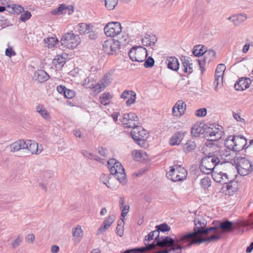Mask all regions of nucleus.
<instances>
[{"label":"nucleus","instance_id":"nucleus-1","mask_svg":"<svg viewBox=\"0 0 253 253\" xmlns=\"http://www.w3.org/2000/svg\"><path fill=\"white\" fill-rule=\"evenodd\" d=\"M194 232L176 236V241L179 242L182 248L190 247L195 244L206 242H215L220 239L218 228L211 227L205 228L207 222L205 219L197 217L194 220Z\"/></svg>","mask_w":253,"mask_h":253},{"label":"nucleus","instance_id":"nucleus-2","mask_svg":"<svg viewBox=\"0 0 253 253\" xmlns=\"http://www.w3.org/2000/svg\"><path fill=\"white\" fill-rule=\"evenodd\" d=\"M219 162V159L215 155L205 157L202 159L200 170L206 174L211 173L213 180L216 182H225L227 179V173L216 168Z\"/></svg>","mask_w":253,"mask_h":253},{"label":"nucleus","instance_id":"nucleus-3","mask_svg":"<svg viewBox=\"0 0 253 253\" xmlns=\"http://www.w3.org/2000/svg\"><path fill=\"white\" fill-rule=\"evenodd\" d=\"M107 166L112 175L122 184H126L125 169L120 162L114 158L110 159L107 161Z\"/></svg>","mask_w":253,"mask_h":253},{"label":"nucleus","instance_id":"nucleus-4","mask_svg":"<svg viewBox=\"0 0 253 253\" xmlns=\"http://www.w3.org/2000/svg\"><path fill=\"white\" fill-rule=\"evenodd\" d=\"M130 136L134 142L140 147L143 148L148 147L147 140L149 137V134L141 126L133 128L130 132Z\"/></svg>","mask_w":253,"mask_h":253},{"label":"nucleus","instance_id":"nucleus-5","mask_svg":"<svg viewBox=\"0 0 253 253\" xmlns=\"http://www.w3.org/2000/svg\"><path fill=\"white\" fill-rule=\"evenodd\" d=\"M126 45V39L123 36L122 38L118 40L109 39L105 41L102 44V48L105 53L111 55L113 54L122 46H125Z\"/></svg>","mask_w":253,"mask_h":253},{"label":"nucleus","instance_id":"nucleus-6","mask_svg":"<svg viewBox=\"0 0 253 253\" xmlns=\"http://www.w3.org/2000/svg\"><path fill=\"white\" fill-rule=\"evenodd\" d=\"M187 176V170L180 165H175L170 167V170L167 173V177L173 182L182 181Z\"/></svg>","mask_w":253,"mask_h":253},{"label":"nucleus","instance_id":"nucleus-7","mask_svg":"<svg viewBox=\"0 0 253 253\" xmlns=\"http://www.w3.org/2000/svg\"><path fill=\"white\" fill-rule=\"evenodd\" d=\"M148 55L147 50L141 45L134 46L128 52V56L132 61L142 62Z\"/></svg>","mask_w":253,"mask_h":253},{"label":"nucleus","instance_id":"nucleus-8","mask_svg":"<svg viewBox=\"0 0 253 253\" xmlns=\"http://www.w3.org/2000/svg\"><path fill=\"white\" fill-rule=\"evenodd\" d=\"M60 42L64 47L72 49L76 48L80 43V39L78 35L73 32H68L62 37Z\"/></svg>","mask_w":253,"mask_h":253},{"label":"nucleus","instance_id":"nucleus-9","mask_svg":"<svg viewBox=\"0 0 253 253\" xmlns=\"http://www.w3.org/2000/svg\"><path fill=\"white\" fill-rule=\"evenodd\" d=\"M223 131L221 126L211 125L206 128L205 136L211 141H216L221 138Z\"/></svg>","mask_w":253,"mask_h":253},{"label":"nucleus","instance_id":"nucleus-10","mask_svg":"<svg viewBox=\"0 0 253 253\" xmlns=\"http://www.w3.org/2000/svg\"><path fill=\"white\" fill-rule=\"evenodd\" d=\"M120 208L122 210L121 218L118 221L116 232L119 236L122 237L124 234V227L125 225L124 219L126 215V205H125L124 197L120 198Z\"/></svg>","mask_w":253,"mask_h":253},{"label":"nucleus","instance_id":"nucleus-11","mask_svg":"<svg viewBox=\"0 0 253 253\" xmlns=\"http://www.w3.org/2000/svg\"><path fill=\"white\" fill-rule=\"evenodd\" d=\"M236 169L238 173L243 176L247 175L253 171V166L250 161L243 157L239 160Z\"/></svg>","mask_w":253,"mask_h":253},{"label":"nucleus","instance_id":"nucleus-12","mask_svg":"<svg viewBox=\"0 0 253 253\" xmlns=\"http://www.w3.org/2000/svg\"><path fill=\"white\" fill-rule=\"evenodd\" d=\"M122 30L121 25L118 22H109L104 28L105 35L110 37H114L118 35Z\"/></svg>","mask_w":253,"mask_h":253},{"label":"nucleus","instance_id":"nucleus-13","mask_svg":"<svg viewBox=\"0 0 253 253\" xmlns=\"http://www.w3.org/2000/svg\"><path fill=\"white\" fill-rule=\"evenodd\" d=\"M229 181L228 176L227 175V180L225 182H220L223 183L224 185L222 187V191L225 195H233L237 191L239 188V184L237 181L234 180Z\"/></svg>","mask_w":253,"mask_h":253},{"label":"nucleus","instance_id":"nucleus-14","mask_svg":"<svg viewBox=\"0 0 253 253\" xmlns=\"http://www.w3.org/2000/svg\"><path fill=\"white\" fill-rule=\"evenodd\" d=\"M238 224L237 223L230 221L228 220L220 222L217 226L214 227L218 228V233L220 234V238H221V234L223 233H229L232 232L234 229L238 227Z\"/></svg>","mask_w":253,"mask_h":253},{"label":"nucleus","instance_id":"nucleus-15","mask_svg":"<svg viewBox=\"0 0 253 253\" xmlns=\"http://www.w3.org/2000/svg\"><path fill=\"white\" fill-rule=\"evenodd\" d=\"M215 51L212 49H209L207 50L205 52V54H204V58L202 61L198 59L199 65L202 74H203L205 70V64L207 63H209L212 61L215 58Z\"/></svg>","mask_w":253,"mask_h":253},{"label":"nucleus","instance_id":"nucleus-16","mask_svg":"<svg viewBox=\"0 0 253 253\" xmlns=\"http://www.w3.org/2000/svg\"><path fill=\"white\" fill-rule=\"evenodd\" d=\"M26 146L25 147L26 151L32 154H39L42 150L43 147L42 145H39V144L35 141L33 140H25Z\"/></svg>","mask_w":253,"mask_h":253},{"label":"nucleus","instance_id":"nucleus-17","mask_svg":"<svg viewBox=\"0 0 253 253\" xmlns=\"http://www.w3.org/2000/svg\"><path fill=\"white\" fill-rule=\"evenodd\" d=\"M112 78L110 74H106L100 82L94 86L89 87L94 89V91L98 93L102 91L111 83Z\"/></svg>","mask_w":253,"mask_h":253},{"label":"nucleus","instance_id":"nucleus-18","mask_svg":"<svg viewBox=\"0 0 253 253\" xmlns=\"http://www.w3.org/2000/svg\"><path fill=\"white\" fill-rule=\"evenodd\" d=\"M186 109V105L182 100H178L175 104L172 109V114L176 117H181L184 113Z\"/></svg>","mask_w":253,"mask_h":253},{"label":"nucleus","instance_id":"nucleus-19","mask_svg":"<svg viewBox=\"0 0 253 253\" xmlns=\"http://www.w3.org/2000/svg\"><path fill=\"white\" fill-rule=\"evenodd\" d=\"M235 151H240L248 148L247 139L243 135H234Z\"/></svg>","mask_w":253,"mask_h":253},{"label":"nucleus","instance_id":"nucleus-20","mask_svg":"<svg viewBox=\"0 0 253 253\" xmlns=\"http://www.w3.org/2000/svg\"><path fill=\"white\" fill-rule=\"evenodd\" d=\"M225 69L226 67L223 64H219L216 67L215 73L214 81L215 83H216L215 87V90H217V86L220 84V83H222L223 75Z\"/></svg>","mask_w":253,"mask_h":253},{"label":"nucleus","instance_id":"nucleus-21","mask_svg":"<svg viewBox=\"0 0 253 253\" xmlns=\"http://www.w3.org/2000/svg\"><path fill=\"white\" fill-rule=\"evenodd\" d=\"M73 12V6L61 4L58 7V8L52 10L51 11V14L53 15H59L68 13L69 15H71Z\"/></svg>","mask_w":253,"mask_h":253},{"label":"nucleus","instance_id":"nucleus-22","mask_svg":"<svg viewBox=\"0 0 253 253\" xmlns=\"http://www.w3.org/2000/svg\"><path fill=\"white\" fill-rule=\"evenodd\" d=\"M115 219V216L113 214L110 215L107 218H106L104 220L100 227L98 228L97 232V235H101L103 232L106 231L114 222Z\"/></svg>","mask_w":253,"mask_h":253},{"label":"nucleus","instance_id":"nucleus-23","mask_svg":"<svg viewBox=\"0 0 253 253\" xmlns=\"http://www.w3.org/2000/svg\"><path fill=\"white\" fill-rule=\"evenodd\" d=\"M251 84V80L248 78H241L234 85L236 90L241 91L248 88Z\"/></svg>","mask_w":253,"mask_h":253},{"label":"nucleus","instance_id":"nucleus-24","mask_svg":"<svg viewBox=\"0 0 253 253\" xmlns=\"http://www.w3.org/2000/svg\"><path fill=\"white\" fill-rule=\"evenodd\" d=\"M182 62V70L184 73L191 74L193 72V66L190 57L184 56L181 58Z\"/></svg>","mask_w":253,"mask_h":253},{"label":"nucleus","instance_id":"nucleus-25","mask_svg":"<svg viewBox=\"0 0 253 253\" xmlns=\"http://www.w3.org/2000/svg\"><path fill=\"white\" fill-rule=\"evenodd\" d=\"M139 121L137 116L133 113H127V128H134L139 126Z\"/></svg>","mask_w":253,"mask_h":253},{"label":"nucleus","instance_id":"nucleus-26","mask_svg":"<svg viewBox=\"0 0 253 253\" xmlns=\"http://www.w3.org/2000/svg\"><path fill=\"white\" fill-rule=\"evenodd\" d=\"M166 63L167 64L168 68L171 70L177 71L179 68V63L177 59L175 57H167Z\"/></svg>","mask_w":253,"mask_h":253},{"label":"nucleus","instance_id":"nucleus-27","mask_svg":"<svg viewBox=\"0 0 253 253\" xmlns=\"http://www.w3.org/2000/svg\"><path fill=\"white\" fill-rule=\"evenodd\" d=\"M26 146L24 140H19L9 145L10 151L15 152L20 150H25Z\"/></svg>","mask_w":253,"mask_h":253},{"label":"nucleus","instance_id":"nucleus-28","mask_svg":"<svg viewBox=\"0 0 253 253\" xmlns=\"http://www.w3.org/2000/svg\"><path fill=\"white\" fill-rule=\"evenodd\" d=\"M133 159L136 161H142L147 159V153L142 150H134L131 153Z\"/></svg>","mask_w":253,"mask_h":253},{"label":"nucleus","instance_id":"nucleus-29","mask_svg":"<svg viewBox=\"0 0 253 253\" xmlns=\"http://www.w3.org/2000/svg\"><path fill=\"white\" fill-rule=\"evenodd\" d=\"M204 125L203 124H195L191 128L192 135L194 137H197L200 134L205 132L206 129H204Z\"/></svg>","mask_w":253,"mask_h":253},{"label":"nucleus","instance_id":"nucleus-30","mask_svg":"<svg viewBox=\"0 0 253 253\" xmlns=\"http://www.w3.org/2000/svg\"><path fill=\"white\" fill-rule=\"evenodd\" d=\"M138 34V26L137 25L133 22H131L127 26V38H130V41H132V38L135 35Z\"/></svg>","mask_w":253,"mask_h":253},{"label":"nucleus","instance_id":"nucleus-31","mask_svg":"<svg viewBox=\"0 0 253 253\" xmlns=\"http://www.w3.org/2000/svg\"><path fill=\"white\" fill-rule=\"evenodd\" d=\"M157 41V39L153 35L146 34L141 40L142 43L144 46H153Z\"/></svg>","mask_w":253,"mask_h":253},{"label":"nucleus","instance_id":"nucleus-32","mask_svg":"<svg viewBox=\"0 0 253 253\" xmlns=\"http://www.w3.org/2000/svg\"><path fill=\"white\" fill-rule=\"evenodd\" d=\"M34 78L39 82L42 83L46 81L49 77L46 72L42 70H39L35 72Z\"/></svg>","mask_w":253,"mask_h":253},{"label":"nucleus","instance_id":"nucleus-33","mask_svg":"<svg viewBox=\"0 0 253 253\" xmlns=\"http://www.w3.org/2000/svg\"><path fill=\"white\" fill-rule=\"evenodd\" d=\"M72 233L74 240L77 243L81 240L84 234L80 225H78L76 227L73 228Z\"/></svg>","mask_w":253,"mask_h":253},{"label":"nucleus","instance_id":"nucleus-34","mask_svg":"<svg viewBox=\"0 0 253 253\" xmlns=\"http://www.w3.org/2000/svg\"><path fill=\"white\" fill-rule=\"evenodd\" d=\"M66 62V58L63 55H57L53 59L52 63L56 68H61Z\"/></svg>","mask_w":253,"mask_h":253},{"label":"nucleus","instance_id":"nucleus-35","mask_svg":"<svg viewBox=\"0 0 253 253\" xmlns=\"http://www.w3.org/2000/svg\"><path fill=\"white\" fill-rule=\"evenodd\" d=\"M6 6L7 7V11L10 13L18 14L24 11L23 7L20 5L12 3L11 5H6Z\"/></svg>","mask_w":253,"mask_h":253},{"label":"nucleus","instance_id":"nucleus-36","mask_svg":"<svg viewBox=\"0 0 253 253\" xmlns=\"http://www.w3.org/2000/svg\"><path fill=\"white\" fill-rule=\"evenodd\" d=\"M93 26L90 24L81 23L78 25V30L81 34H86Z\"/></svg>","mask_w":253,"mask_h":253},{"label":"nucleus","instance_id":"nucleus-37","mask_svg":"<svg viewBox=\"0 0 253 253\" xmlns=\"http://www.w3.org/2000/svg\"><path fill=\"white\" fill-rule=\"evenodd\" d=\"M36 110L44 119L46 120L50 119L49 114L43 105H38L36 107Z\"/></svg>","mask_w":253,"mask_h":253},{"label":"nucleus","instance_id":"nucleus-38","mask_svg":"<svg viewBox=\"0 0 253 253\" xmlns=\"http://www.w3.org/2000/svg\"><path fill=\"white\" fill-rule=\"evenodd\" d=\"M112 98V96L109 92L103 93L100 97V102L103 105H107L110 102V100Z\"/></svg>","mask_w":253,"mask_h":253},{"label":"nucleus","instance_id":"nucleus-39","mask_svg":"<svg viewBox=\"0 0 253 253\" xmlns=\"http://www.w3.org/2000/svg\"><path fill=\"white\" fill-rule=\"evenodd\" d=\"M206 52L204 46L200 44L195 46L193 50V54L197 57L205 54Z\"/></svg>","mask_w":253,"mask_h":253},{"label":"nucleus","instance_id":"nucleus-40","mask_svg":"<svg viewBox=\"0 0 253 253\" xmlns=\"http://www.w3.org/2000/svg\"><path fill=\"white\" fill-rule=\"evenodd\" d=\"M225 146L229 150L235 151L234 135H230L225 139Z\"/></svg>","mask_w":253,"mask_h":253},{"label":"nucleus","instance_id":"nucleus-41","mask_svg":"<svg viewBox=\"0 0 253 253\" xmlns=\"http://www.w3.org/2000/svg\"><path fill=\"white\" fill-rule=\"evenodd\" d=\"M196 147V145L195 142L191 140H188L184 145L183 150L186 153H189L194 151Z\"/></svg>","mask_w":253,"mask_h":253},{"label":"nucleus","instance_id":"nucleus-42","mask_svg":"<svg viewBox=\"0 0 253 253\" xmlns=\"http://www.w3.org/2000/svg\"><path fill=\"white\" fill-rule=\"evenodd\" d=\"M136 94L132 90H127V106H130L136 102Z\"/></svg>","mask_w":253,"mask_h":253},{"label":"nucleus","instance_id":"nucleus-43","mask_svg":"<svg viewBox=\"0 0 253 253\" xmlns=\"http://www.w3.org/2000/svg\"><path fill=\"white\" fill-rule=\"evenodd\" d=\"M182 139V135L179 132L175 133L171 137L170 140V144L171 145L179 144Z\"/></svg>","mask_w":253,"mask_h":253},{"label":"nucleus","instance_id":"nucleus-44","mask_svg":"<svg viewBox=\"0 0 253 253\" xmlns=\"http://www.w3.org/2000/svg\"><path fill=\"white\" fill-rule=\"evenodd\" d=\"M200 184L204 189H207L211 185V179L208 176H205L201 180Z\"/></svg>","mask_w":253,"mask_h":253},{"label":"nucleus","instance_id":"nucleus-45","mask_svg":"<svg viewBox=\"0 0 253 253\" xmlns=\"http://www.w3.org/2000/svg\"><path fill=\"white\" fill-rule=\"evenodd\" d=\"M104 1L105 6L109 10L114 9L118 3V0H105Z\"/></svg>","mask_w":253,"mask_h":253},{"label":"nucleus","instance_id":"nucleus-46","mask_svg":"<svg viewBox=\"0 0 253 253\" xmlns=\"http://www.w3.org/2000/svg\"><path fill=\"white\" fill-rule=\"evenodd\" d=\"M45 42L47 44L48 48H52L54 46L56 43V40L53 37L48 38L44 40Z\"/></svg>","mask_w":253,"mask_h":253},{"label":"nucleus","instance_id":"nucleus-47","mask_svg":"<svg viewBox=\"0 0 253 253\" xmlns=\"http://www.w3.org/2000/svg\"><path fill=\"white\" fill-rule=\"evenodd\" d=\"M157 229L156 230H158L159 232L162 231V232H166V231H169L170 230V228L169 226H168V224L166 223H163L159 225H157L156 227Z\"/></svg>","mask_w":253,"mask_h":253},{"label":"nucleus","instance_id":"nucleus-48","mask_svg":"<svg viewBox=\"0 0 253 253\" xmlns=\"http://www.w3.org/2000/svg\"><path fill=\"white\" fill-rule=\"evenodd\" d=\"M154 59L152 57H149L145 61L144 66L146 68H151L154 66Z\"/></svg>","mask_w":253,"mask_h":253},{"label":"nucleus","instance_id":"nucleus-49","mask_svg":"<svg viewBox=\"0 0 253 253\" xmlns=\"http://www.w3.org/2000/svg\"><path fill=\"white\" fill-rule=\"evenodd\" d=\"M86 34L88 35V38L91 40H95L98 37L97 33L93 30V28H91L90 30H89Z\"/></svg>","mask_w":253,"mask_h":253},{"label":"nucleus","instance_id":"nucleus-50","mask_svg":"<svg viewBox=\"0 0 253 253\" xmlns=\"http://www.w3.org/2000/svg\"><path fill=\"white\" fill-rule=\"evenodd\" d=\"M195 115L197 117H205L207 114V110L205 108H201L196 111Z\"/></svg>","mask_w":253,"mask_h":253},{"label":"nucleus","instance_id":"nucleus-51","mask_svg":"<svg viewBox=\"0 0 253 253\" xmlns=\"http://www.w3.org/2000/svg\"><path fill=\"white\" fill-rule=\"evenodd\" d=\"M31 17V13L28 11H26L21 15L20 20L23 22H25L26 21L30 19Z\"/></svg>","mask_w":253,"mask_h":253},{"label":"nucleus","instance_id":"nucleus-52","mask_svg":"<svg viewBox=\"0 0 253 253\" xmlns=\"http://www.w3.org/2000/svg\"><path fill=\"white\" fill-rule=\"evenodd\" d=\"M64 95L67 98L71 99L75 96V92L73 90L66 88Z\"/></svg>","mask_w":253,"mask_h":253},{"label":"nucleus","instance_id":"nucleus-53","mask_svg":"<svg viewBox=\"0 0 253 253\" xmlns=\"http://www.w3.org/2000/svg\"><path fill=\"white\" fill-rule=\"evenodd\" d=\"M81 153L84 157L88 158L89 159L93 160V159L97 158L92 153H89L86 150H83L82 151Z\"/></svg>","mask_w":253,"mask_h":253},{"label":"nucleus","instance_id":"nucleus-54","mask_svg":"<svg viewBox=\"0 0 253 253\" xmlns=\"http://www.w3.org/2000/svg\"><path fill=\"white\" fill-rule=\"evenodd\" d=\"M5 55L9 57L14 56L16 54L15 52L13 50L12 47H9L5 49Z\"/></svg>","mask_w":253,"mask_h":253},{"label":"nucleus","instance_id":"nucleus-55","mask_svg":"<svg viewBox=\"0 0 253 253\" xmlns=\"http://www.w3.org/2000/svg\"><path fill=\"white\" fill-rule=\"evenodd\" d=\"M240 23L243 22L247 19V15L244 13H240L236 15Z\"/></svg>","mask_w":253,"mask_h":253},{"label":"nucleus","instance_id":"nucleus-56","mask_svg":"<svg viewBox=\"0 0 253 253\" xmlns=\"http://www.w3.org/2000/svg\"><path fill=\"white\" fill-rule=\"evenodd\" d=\"M66 88L64 86L59 85L57 87L56 90L58 93L64 95Z\"/></svg>","mask_w":253,"mask_h":253},{"label":"nucleus","instance_id":"nucleus-57","mask_svg":"<svg viewBox=\"0 0 253 253\" xmlns=\"http://www.w3.org/2000/svg\"><path fill=\"white\" fill-rule=\"evenodd\" d=\"M0 1H1V4L2 5V6H5L6 10H7V7L6 5H11L12 4V3L10 1V0H0Z\"/></svg>","mask_w":253,"mask_h":253},{"label":"nucleus","instance_id":"nucleus-58","mask_svg":"<svg viewBox=\"0 0 253 253\" xmlns=\"http://www.w3.org/2000/svg\"><path fill=\"white\" fill-rule=\"evenodd\" d=\"M108 177L109 176L107 174L102 173L100 176V179L103 182V183H104L105 182H107V181H108Z\"/></svg>","mask_w":253,"mask_h":253},{"label":"nucleus","instance_id":"nucleus-59","mask_svg":"<svg viewBox=\"0 0 253 253\" xmlns=\"http://www.w3.org/2000/svg\"><path fill=\"white\" fill-rule=\"evenodd\" d=\"M21 242V240L20 239L19 237H18L13 242L12 245V247L13 248L17 247L20 244Z\"/></svg>","mask_w":253,"mask_h":253},{"label":"nucleus","instance_id":"nucleus-60","mask_svg":"<svg viewBox=\"0 0 253 253\" xmlns=\"http://www.w3.org/2000/svg\"><path fill=\"white\" fill-rule=\"evenodd\" d=\"M35 240V235L33 234H29L26 237V240L29 243H32Z\"/></svg>","mask_w":253,"mask_h":253},{"label":"nucleus","instance_id":"nucleus-61","mask_svg":"<svg viewBox=\"0 0 253 253\" xmlns=\"http://www.w3.org/2000/svg\"><path fill=\"white\" fill-rule=\"evenodd\" d=\"M233 117L235 120H236L238 122H242L244 121V119L243 118H241L240 115L237 113H234Z\"/></svg>","mask_w":253,"mask_h":253},{"label":"nucleus","instance_id":"nucleus-62","mask_svg":"<svg viewBox=\"0 0 253 253\" xmlns=\"http://www.w3.org/2000/svg\"><path fill=\"white\" fill-rule=\"evenodd\" d=\"M59 248L56 245H53L51 248V252L52 253H57L59 252Z\"/></svg>","mask_w":253,"mask_h":253},{"label":"nucleus","instance_id":"nucleus-63","mask_svg":"<svg viewBox=\"0 0 253 253\" xmlns=\"http://www.w3.org/2000/svg\"><path fill=\"white\" fill-rule=\"evenodd\" d=\"M232 23L235 26H238L240 24V22L236 15H234V19L232 20Z\"/></svg>","mask_w":253,"mask_h":253},{"label":"nucleus","instance_id":"nucleus-64","mask_svg":"<svg viewBox=\"0 0 253 253\" xmlns=\"http://www.w3.org/2000/svg\"><path fill=\"white\" fill-rule=\"evenodd\" d=\"M253 250V242H252L250 245L247 247L246 249V252L248 253H251Z\"/></svg>","mask_w":253,"mask_h":253}]
</instances>
